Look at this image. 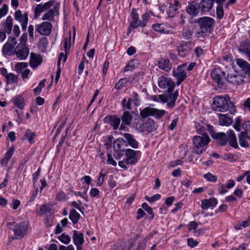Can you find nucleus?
<instances>
[{
  "instance_id": "4be33fe9",
  "label": "nucleus",
  "mask_w": 250,
  "mask_h": 250,
  "mask_svg": "<svg viewBox=\"0 0 250 250\" xmlns=\"http://www.w3.org/2000/svg\"><path fill=\"white\" fill-rule=\"evenodd\" d=\"M126 162L127 165L134 164L137 162V159L136 158V152L135 150L131 149H125Z\"/></svg>"
},
{
  "instance_id": "ddd939ff",
  "label": "nucleus",
  "mask_w": 250,
  "mask_h": 250,
  "mask_svg": "<svg viewBox=\"0 0 250 250\" xmlns=\"http://www.w3.org/2000/svg\"><path fill=\"white\" fill-rule=\"evenodd\" d=\"M36 31L42 36H48L50 34L52 25L48 21H43L35 26Z\"/></svg>"
},
{
  "instance_id": "69168bd1",
  "label": "nucleus",
  "mask_w": 250,
  "mask_h": 250,
  "mask_svg": "<svg viewBox=\"0 0 250 250\" xmlns=\"http://www.w3.org/2000/svg\"><path fill=\"white\" fill-rule=\"evenodd\" d=\"M13 27V34L15 35L16 37H18L21 34V31L20 29L19 26L18 25L15 24Z\"/></svg>"
},
{
  "instance_id": "a211bd4d",
  "label": "nucleus",
  "mask_w": 250,
  "mask_h": 250,
  "mask_svg": "<svg viewBox=\"0 0 250 250\" xmlns=\"http://www.w3.org/2000/svg\"><path fill=\"white\" fill-rule=\"evenodd\" d=\"M13 26V19L11 16H8L5 21H3L1 22V27H2V31L0 32H3L5 34H11L12 31V28Z\"/></svg>"
},
{
  "instance_id": "a18cd8bd",
  "label": "nucleus",
  "mask_w": 250,
  "mask_h": 250,
  "mask_svg": "<svg viewBox=\"0 0 250 250\" xmlns=\"http://www.w3.org/2000/svg\"><path fill=\"white\" fill-rule=\"evenodd\" d=\"M45 79H43L39 83L38 86L34 89V93L35 95H38L40 94L42 89L45 86Z\"/></svg>"
},
{
  "instance_id": "e2e57ef3",
  "label": "nucleus",
  "mask_w": 250,
  "mask_h": 250,
  "mask_svg": "<svg viewBox=\"0 0 250 250\" xmlns=\"http://www.w3.org/2000/svg\"><path fill=\"white\" fill-rule=\"evenodd\" d=\"M66 197L65 193L61 191L59 192L56 195V199L58 201H62L65 199Z\"/></svg>"
},
{
  "instance_id": "0e129e2a",
  "label": "nucleus",
  "mask_w": 250,
  "mask_h": 250,
  "mask_svg": "<svg viewBox=\"0 0 250 250\" xmlns=\"http://www.w3.org/2000/svg\"><path fill=\"white\" fill-rule=\"evenodd\" d=\"M107 162L108 164L111 165L113 166H116L117 165L116 162L113 159L112 155L110 153L107 154Z\"/></svg>"
},
{
  "instance_id": "412c9836",
  "label": "nucleus",
  "mask_w": 250,
  "mask_h": 250,
  "mask_svg": "<svg viewBox=\"0 0 250 250\" xmlns=\"http://www.w3.org/2000/svg\"><path fill=\"white\" fill-rule=\"evenodd\" d=\"M199 4V8L202 13L209 12L213 5V0H201Z\"/></svg>"
},
{
  "instance_id": "79ce46f5",
  "label": "nucleus",
  "mask_w": 250,
  "mask_h": 250,
  "mask_svg": "<svg viewBox=\"0 0 250 250\" xmlns=\"http://www.w3.org/2000/svg\"><path fill=\"white\" fill-rule=\"evenodd\" d=\"M153 236V234L152 233H150L148 236L144 238V242H140L138 243V247L136 250H144L146 246V242L148 240H150Z\"/></svg>"
},
{
  "instance_id": "f704fd0d",
  "label": "nucleus",
  "mask_w": 250,
  "mask_h": 250,
  "mask_svg": "<svg viewBox=\"0 0 250 250\" xmlns=\"http://www.w3.org/2000/svg\"><path fill=\"white\" fill-rule=\"evenodd\" d=\"M152 14L153 15V13L151 11L146 12L142 16V20H140L138 27L141 26L142 27H144L146 26L147 22L150 18V14Z\"/></svg>"
},
{
  "instance_id": "4c0bfd02",
  "label": "nucleus",
  "mask_w": 250,
  "mask_h": 250,
  "mask_svg": "<svg viewBox=\"0 0 250 250\" xmlns=\"http://www.w3.org/2000/svg\"><path fill=\"white\" fill-rule=\"evenodd\" d=\"M14 152V147H11L8 151L6 152L5 154V157L1 161V164L7 165L9 159L12 157Z\"/></svg>"
},
{
  "instance_id": "a19ab883",
  "label": "nucleus",
  "mask_w": 250,
  "mask_h": 250,
  "mask_svg": "<svg viewBox=\"0 0 250 250\" xmlns=\"http://www.w3.org/2000/svg\"><path fill=\"white\" fill-rule=\"evenodd\" d=\"M208 125H207V128L199 124H197L195 125V128L197 132L201 135V136H205L208 135L207 134V131H208Z\"/></svg>"
},
{
  "instance_id": "49530a36",
  "label": "nucleus",
  "mask_w": 250,
  "mask_h": 250,
  "mask_svg": "<svg viewBox=\"0 0 250 250\" xmlns=\"http://www.w3.org/2000/svg\"><path fill=\"white\" fill-rule=\"evenodd\" d=\"M5 78L7 83L10 84L16 83L18 80L17 76L11 73H9Z\"/></svg>"
},
{
  "instance_id": "bb28decb",
  "label": "nucleus",
  "mask_w": 250,
  "mask_h": 250,
  "mask_svg": "<svg viewBox=\"0 0 250 250\" xmlns=\"http://www.w3.org/2000/svg\"><path fill=\"white\" fill-rule=\"evenodd\" d=\"M219 124L221 125H229L232 123V117L227 114H220L219 116Z\"/></svg>"
},
{
  "instance_id": "b1692460",
  "label": "nucleus",
  "mask_w": 250,
  "mask_h": 250,
  "mask_svg": "<svg viewBox=\"0 0 250 250\" xmlns=\"http://www.w3.org/2000/svg\"><path fill=\"white\" fill-rule=\"evenodd\" d=\"M125 139V142L133 148H137L139 146L138 142L136 140L134 136L128 133H125L122 134Z\"/></svg>"
},
{
  "instance_id": "8fccbe9b",
  "label": "nucleus",
  "mask_w": 250,
  "mask_h": 250,
  "mask_svg": "<svg viewBox=\"0 0 250 250\" xmlns=\"http://www.w3.org/2000/svg\"><path fill=\"white\" fill-rule=\"evenodd\" d=\"M64 42V48L65 54H67L68 53L70 48V44H71V37L69 36V38L68 39L67 38H65L63 41Z\"/></svg>"
},
{
  "instance_id": "4d7b16f0",
  "label": "nucleus",
  "mask_w": 250,
  "mask_h": 250,
  "mask_svg": "<svg viewBox=\"0 0 250 250\" xmlns=\"http://www.w3.org/2000/svg\"><path fill=\"white\" fill-rule=\"evenodd\" d=\"M204 177L209 182H215L217 181L216 176L208 172L204 175Z\"/></svg>"
},
{
  "instance_id": "2f4dec72",
  "label": "nucleus",
  "mask_w": 250,
  "mask_h": 250,
  "mask_svg": "<svg viewBox=\"0 0 250 250\" xmlns=\"http://www.w3.org/2000/svg\"><path fill=\"white\" fill-rule=\"evenodd\" d=\"M228 134V142L232 147L237 148L238 147L236 141V137L234 134V132L232 130H229L227 132Z\"/></svg>"
},
{
  "instance_id": "5701e85b",
  "label": "nucleus",
  "mask_w": 250,
  "mask_h": 250,
  "mask_svg": "<svg viewBox=\"0 0 250 250\" xmlns=\"http://www.w3.org/2000/svg\"><path fill=\"white\" fill-rule=\"evenodd\" d=\"M104 122L109 123L114 130L118 128L121 122V119L116 116H107L104 118Z\"/></svg>"
},
{
  "instance_id": "f257e3e1",
  "label": "nucleus",
  "mask_w": 250,
  "mask_h": 250,
  "mask_svg": "<svg viewBox=\"0 0 250 250\" xmlns=\"http://www.w3.org/2000/svg\"><path fill=\"white\" fill-rule=\"evenodd\" d=\"M212 109L216 111L225 112L229 111L231 114L236 111L234 104L230 102L228 95L217 96L214 98Z\"/></svg>"
},
{
  "instance_id": "473e14b6",
  "label": "nucleus",
  "mask_w": 250,
  "mask_h": 250,
  "mask_svg": "<svg viewBox=\"0 0 250 250\" xmlns=\"http://www.w3.org/2000/svg\"><path fill=\"white\" fill-rule=\"evenodd\" d=\"M14 17L15 19L21 23L28 21V14L25 12L22 14L20 10L15 12Z\"/></svg>"
},
{
  "instance_id": "bf43d9fd",
  "label": "nucleus",
  "mask_w": 250,
  "mask_h": 250,
  "mask_svg": "<svg viewBox=\"0 0 250 250\" xmlns=\"http://www.w3.org/2000/svg\"><path fill=\"white\" fill-rule=\"evenodd\" d=\"M167 83V92L168 93H171L173 92L174 88L175 86V84L174 82L171 80V79H168Z\"/></svg>"
},
{
  "instance_id": "680f3d73",
  "label": "nucleus",
  "mask_w": 250,
  "mask_h": 250,
  "mask_svg": "<svg viewBox=\"0 0 250 250\" xmlns=\"http://www.w3.org/2000/svg\"><path fill=\"white\" fill-rule=\"evenodd\" d=\"M188 245L191 248H194L198 245V242L194 240L193 238H188L187 240Z\"/></svg>"
},
{
  "instance_id": "72a5a7b5",
  "label": "nucleus",
  "mask_w": 250,
  "mask_h": 250,
  "mask_svg": "<svg viewBox=\"0 0 250 250\" xmlns=\"http://www.w3.org/2000/svg\"><path fill=\"white\" fill-rule=\"evenodd\" d=\"M132 116L128 111H125L121 117L123 124H125L126 125L128 126L130 125L132 121Z\"/></svg>"
},
{
  "instance_id": "a878e982",
  "label": "nucleus",
  "mask_w": 250,
  "mask_h": 250,
  "mask_svg": "<svg viewBox=\"0 0 250 250\" xmlns=\"http://www.w3.org/2000/svg\"><path fill=\"white\" fill-rule=\"evenodd\" d=\"M42 62V58L40 55L34 53L30 54V65L32 68H36Z\"/></svg>"
},
{
  "instance_id": "e433bc0d",
  "label": "nucleus",
  "mask_w": 250,
  "mask_h": 250,
  "mask_svg": "<svg viewBox=\"0 0 250 250\" xmlns=\"http://www.w3.org/2000/svg\"><path fill=\"white\" fill-rule=\"evenodd\" d=\"M169 6L167 10V14L168 18H174L175 17H178V16L176 15V12L177 11V8H175L174 5H172V3H168Z\"/></svg>"
},
{
  "instance_id": "f3484780",
  "label": "nucleus",
  "mask_w": 250,
  "mask_h": 250,
  "mask_svg": "<svg viewBox=\"0 0 250 250\" xmlns=\"http://www.w3.org/2000/svg\"><path fill=\"white\" fill-rule=\"evenodd\" d=\"M243 76L241 74H239L237 73H231L230 75H228L227 77V80L229 82L235 84L239 85L244 83Z\"/></svg>"
},
{
  "instance_id": "de8ad7c7",
  "label": "nucleus",
  "mask_w": 250,
  "mask_h": 250,
  "mask_svg": "<svg viewBox=\"0 0 250 250\" xmlns=\"http://www.w3.org/2000/svg\"><path fill=\"white\" fill-rule=\"evenodd\" d=\"M169 78H167L164 77H161L159 78L158 85L162 89L167 88V85L168 80Z\"/></svg>"
},
{
  "instance_id": "37998d69",
  "label": "nucleus",
  "mask_w": 250,
  "mask_h": 250,
  "mask_svg": "<svg viewBox=\"0 0 250 250\" xmlns=\"http://www.w3.org/2000/svg\"><path fill=\"white\" fill-rule=\"evenodd\" d=\"M28 66L27 62H18L15 65V69L18 73H21L23 69L26 68Z\"/></svg>"
},
{
  "instance_id": "aec40b11",
  "label": "nucleus",
  "mask_w": 250,
  "mask_h": 250,
  "mask_svg": "<svg viewBox=\"0 0 250 250\" xmlns=\"http://www.w3.org/2000/svg\"><path fill=\"white\" fill-rule=\"evenodd\" d=\"M131 17L132 20V21L130 22L128 28V32L132 28H137L138 27V24L139 22V14L136 11V9L133 8L131 10Z\"/></svg>"
},
{
  "instance_id": "09e8293b",
  "label": "nucleus",
  "mask_w": 250,
  "mask_h": 250,
  "mask_svg": "<svg viewBox=\"0 0 250 250\" xmlns=\"http://www.w3.org/2000/svg\"><path fill=\"white\" fill-rule=\"evenodd\" d=\"M250 225V217H249L246 220L240 222L235 227L236 229H242Z\"/></svg>"
},
{
  "instance_id": "dca6fc26",
  "label": "nucleus",
  "mask_w": 250,
  "mask_h": 250,
  "mask_svg": "<svg viewBox=\"0 0 250 250\" xmlns=\"http://www.w3.org/2000/svg\"><path fill=\"white\" fill-rule=\"evenodd\" d=\"M238 50L240 53L244 55L246 59L250 62V41L246 40L241 42Z\"/></svg>"
},
{
  "instance_id": "20e7f679",
  "label": "nucleus",
  "mask_w": 250,
  "mask_h": 250,
  "mask_svg": "<svg viewBox=\"0 0 250 250\" xmlns=\"http://www.w3.org/2000/svg\"><path fill=\"white\" fill-rule=\"evenodd\" d=\"M9 229L14 232L13 238L19 239L26 235L27 226L25 222L16 223V222H9L7 224Z\"/></svg>"
},
{
  "instance_id": "f8f14e48",
  "label": "nucleus",
  "mask_w": 250,
  "mask_h": 250,
  "mask_svg": "<svg viewBox=\"0 0 250 250\" xmlns=\"http://www.w3.org/2000/svg\"><path fill=\"white\" fill-rule=\"evenodd\" d=\"M157 126L154 120L151 118L145 120L142 125H140L138 129L142 132H151L156 130Z\"/></svg>"
},
{
  "instance_id": "052dcab7",
  "label": "nucleus",
  "mask_w": 250,
  "mask_h": 250,
  "mask_svg": "<svg viewBox=\"0 0 250 250\" xmlns=\"http://www.w3.org/2000/svg\"><path fill=\"white\" fill-rule=\"evenodd\" d=\"M241 119L240 118L238 117L236 119L235 121L234 124L233 125V127L237 131H240L241 129Z\"/></svg>"
},
{
  "instance_id": "39448f33",
  "label": "nucleus",
  "mask_w": 250,
  "mask_h": 250,
  "mask_svg": "<svg viewBox=\"0 0 250 250\" xmlns=\"http://www.w3.org/2000/svg\"><path fill=\"white\" fill-rule=\"evenodd\" d=\"M166 113L164 109H159L156 108L147 106L141 109H140V116L143 119H146L149 116L153 117L156 119H160Z\"/></svg>"
},
{
  "instance_id": "9b49d317",
  "label": "nucleus",
  "mask_w": 250,
  "mask_h": 250,
  "mask_svg": "<svg viewBox=\"0 0 250 250\" xmlns=\"http://www.w3.org/2000/svg\"><path fill=\"white\" fill-rule=\"evenodd\" d=\"M186 65V63H183L178 66L176 70H173V75L177 80L176 84L177 85H180L187 77L184 69Z\"/></svg>"
},
{
  "instance_id": "13d9d810",
  "label": "nucleus",
  "mask_w": 250,
  "mask_h": 250,
  "mask_svg": "<svg viewBox=\"0 0 250 250\" xmlns=\"http://www.w3.org/2000/svg\"><path fill=\"white\" fill-rule=\"evenodd\" d=\"M8 7L6 4H4L1 8H0V20L4 17L8 13Z\"/></svg>"
},
{
  "instance_id": "f03ea898",
  "label": "nucleus",
  "mask_w": 250,
  "mask_h": 250,
  "mask_svg": "<svg viewBox=\"0 0 250 250\" xmlns=\"http://www.w3.org/2000/svg\"><path fill=\"white\" fill-rule=\"evenodd\" d=\"M197 22L199 26V29L196 32L197 37L205 38L211 33L215 21L210 17H204L198 19Z\"/></svg>"
},
{
  "instance_id": "423d86ee",
  "label": "nucleus",
  "mask_w": 250,
  "mask_h": 250,
  "mask_svg": "<svg viewBox=\"0 0 250 250\" xmlns=\"http://www.w3.org/2000/svg\"><path fill=\"white\" fill-rule=\"evenodd\" d=\"M17 43L16 37L10 36L7 42L3 45L2 52L5 56H12L15 54V46Z\"/></svg>"
},
{
  "instance_id": "ea45409f",
  "label": "nucleus",
  "mask_w": 250,
  "mask_h": 250,
  "mask_svg": "<svg viewBox=\"0 0 250 250\" xmlns=\"http://www.w3.org/2000/svg\"><path fill=\"white\" fill-rule=\"evenodd\" d=\"M166 24L164 23H156L152 25V28L156 31L161 33H167L166 29Z\"/></svg>"
},
{
  "instance_id": "cd10ccee",
  "label": "nucleus",
  "mask_w": 250,
  "mask_h": 250,
  "mask_svg": "<svg viewBox=\"0 0 250 250\" xmlns=\"http://www.w3.org/2000/svg\"><path fill=\"white\" fill-rule=\"evenodd\" d=\"M72 239L75 245H83L84 243L83 234L76 230L73 231Z\"/></svg>"
},
{
  "instance_id": "c03bdc74",
  "label": "nucleus",
  "mask_w": 250,
  "mask_h": 250,
  "mask_svg": "<svg viewBox=\"0 0 250 250\" xmlns=\"http://www.w3.org/2000/svg\"><path fill=\"white\" fill-rule=\"evenodd\" d=\"M36 136L34 132H32L30 130L28 129L26 131L24 137V139L26 138L29 143H33V140Z\"/></svg>"
},
{
  "instance_id": "0eeeda50",
  "label": "nucleus",
  "mask_w": 250,
  "mask_h": 250,
  "mask_svg": "<svg viewBox=\"0 0 250 250\" xmlns=\"http://www.w3.org/2000/svg\"><path fill=\"white\" fill-rule=\"evenodd\" d=\"M208 131L211 137L216 140L217 143L221 146H225L228 141V136L223 132H216L213 130L212 125H208Z\"/></svg>"
},
{
  "instance_id": "c85d7f7f",
  "label": "nucleus",
  "mask_w": 250,
  "mask_h": 250,
  "mask_svg": "<svg viewBox=\"0 0 250 250\" xmlns=\"http://www.w3.org/2000/svg\"><path fill=\"white\" fill-rule=\"evenodd\" d=\"M158 65L160 69H162L165 71L167 72L171 68V65L168 59H161L158 62Z\"/></svg>"
},
{
  "instance_id": "7c9ffc66",
  "label": "nucleus",
  "mask_w": 250,
  "mask_h": 250,
  "mask_svg": "<svg viewBox=\"0 0 250 250\" xmlns=\"http://www.w3.org/2000/svg\"><path fill=\"white\" fill-rule=\"evenodd\" d=\"M178 96V91H175L173 93H168L167 94V100L168 102L167 104L169 108H172L175 105V102Z\"/></svg>"
},
{
  "instance_id": "3c124183",
  "label": "nucleus",
  "mask_w": 250,
  "mask_h": 250,
  "mask_svg": "<svg viewBox=\"0 0 250 250\" xmlns=\"http://www.w3.org/2000/svg\"><path fill=\"white\" fill-rule=\"evenodd\" d=\"M224 9L222 4H218L216 8L217 17L219 19H222L224 16Z\"/></svg>"
},
{
  "instance_id": "603ef678",
  "label": "nucleus",
  "mask_w": 250,
  "mask_h": 250,
  "mask_svg": "<svg viewBox=\"0 0 250 250\" xmlns=\"http://www.w3.org/2000/svg\"><path fill=\"white\" fill-rule=\"evenodd\" d=\"M142 208L145 210L148 213L151 214V219H153L154 217V214L152 211V209L146 203H144L142 205Z\"/></svg>"
},
{
  "instance_id": "338daca9",
  "label": "nucleus",
  "mask_w": 250,
  "mask_h": 250,
  "mask_svg": "<svg viewBox=\"0 0 250 250\" xmlns=\"http://www.w3.org/2000/svg\"><path fill=\"white\" fill-rule=\"evenodd\" d=\"M38 192V187H34V190L33 191L32 195L29 199V201L30 202H32L34 201L35 197L37 196Z\"/></svg>"
},
{
  "instance_id": "6ab92c4d",
  "label": "nucleus",
  "mask_w": 250,
  "mask_h": 250,
  "mask_svg": "<svg viewBox=\"0 0 250 250\" xmlns=\"http://www.w3.org/2000/svg\"><path fill=\"white\" fill-rule=\"evenodd\" d=\"M186 11L190 15L195 17L198 14L200 10L199 8V4L197 5L196 1L193 0L188 2Z\"/></svg>"
},
{
  "instance_id": "5fc2aeb1",
  "label": "nucleus",
  "mask_w": 250,
  "mask_h": 250,
  "mask_svg": "<svg viewBox=\"0 0 250 250\" xmlns=\"http://www.w3.org/2000/svg\"><path fill=\"white\" fill-rule=\"evenodd\" d=\"M161 197V195L160 194H156L152 196L151 197H149L148 196H146L145 198L146 200H147L149 203H153L157 200H159Z\"/></svg>"
},
{
  "instance_id": "1a4fd4ad",
  "label": "nucleus",
  "mask_w": 250,
  "mask_h": 250,
  "mask_svg": "<svg viewBox=\"0 0 250 250\" xmlns=\"http://www.w3.org/2000/svg\"><path fill=\"white\" fill-rule=\"evenodd\" d=\"M15 54L21 60H25L28 56L29 49L24 43H19L15 47Z\"/></svg>"
},
{
  "instance_id": "6e6d98bb",
  "label": "nucleus",
  "mask_w": 250,
  "mask_h": 250,
  "mask_svg": "<svg viewBox=\"0 0 250 250\" xmlns=\"http://www.w3.org/2000/svg\"><path fill=\"white\" fill-rule=\"evenodd\" d=\"M131 99H129L126 102V99L124 98L122 101V105L124 108V110H130L131 109Z\"/></svg>"
},
{
  "instance_id": "2eb2a0df",
  "label": "nucleus",
  "mask_w": 250,
  "mask_h": 250,
  "mask_svg": "<svg viewBox=\"0 0 250 250\" xmlns=\"http://www.w3.org/2000/svg\"><path fill=\"white\" fill-rule=\"evenodd\" d=\"M55 3V0H51L45 2L43 4H39L37 5L34 9L35 18H38L42 12L50 9Z\"/></svg>"
},
{
  "instance_id": "774afa93",
  "label": "nucleus",
  "mask_w": 250,
  "mask_h": 250,
  "mask_svg": "<svg viewBox=\"0 0 250 250\" xmlns=\"http://www.w3.org/2000/svg\"><path fill=\"white\" fill-rule=\"evenodd\" d=\"M12 207L13 209H17L21 204L20 201L18 199H12Z\"/></svg>"
},
{
  "instance_id": "c9c22d12",
  "label": "nucleus",
  "mask_w": 250,
  "mask_h": 250,
  "mask_svg": "<svg viewBox=\"0 0 250 250\" xmlns=\"http://www.w3.org/2000/svg\"><path fill=\"white\" fill-rule=\"evenodd\" d=\"M13 102L14 104L19 109H23L24 106V100L22 96L19 95L16 97L13 98Z\"/></svg>"
},
{
  "instance_id": "9d476101",
  "label": "nucleus",
  "mask_w": 250,
  "mask_h": 250,
  "mask_svg": "<svg viewBox=\"0 0 250 250\" xmlns=\"http://www.w3.org/2000/svg\"><path fill=\"white\" fill-rule=\"evenodd\" d=\"M240 72L244 78L250 77V64L246 61L238 58L236 60Z\"/></svg>"
},
{
  "instance_id": "58836bf2",
  "label": "nucleus",
  "mask_w": 250,
  "mask_h": 250,
  "mask_svg": "<svg viewBox=\"0 0 250 250\" xmlns=\"http://www.w3.org/2000/svg\"><path fill=\"white\" fill-rule=\"evenodd\" d=\"M69 217L73 224H76L80 219V215L75 209H72L70 210Z\"/></svg>"
},
{
  "instance_id": "6e6552de",
  "label": "nucleus",
  "mask_w": 250,
  "mask_h": 250,
  "mask_svg": "<svg viewBox=\"0 0 250 250\" xmlns=\"http://www.w3.org/2000/svg\"><path fill=\"white\" fill-rule=\"evenodd\" d=\"M210 76L212 80L218 85H222L226 80V73L220 68L213 69L211 73Z\"/></svg>"
},
{
  "instance_id": "864d4df0",
  "label": "nucleus",
  "mask_w": 250,
  "mask_h": 250,
  "mask_svg": "<svg viewBox=\"0 0 250 250\" xmlns=\"http://www.w3.org/2000/svg\"><path fill=\"white\" fill-rule=\"evenodd\" d=\"M59 240L65 244H68L70 242L71 238L69 235L62 233L59 237Z\"/></svg>"
},
{
  "instance_id": "4468645a",
  "label": "nucleus",
  "mask_w": 250,
  "mask_h": 250,
  "mask_svg": "<svg viewBox=\"0 0 250 250\" xmlns=\"http://www.w3.org/2000/svg\"><path fill=\"white\" fill-rule=\"evenodd\" d=\"M52 6V8H50L49 10L42 16V20L53 21L54 20V16L59 15L60 3L55 2V4Z\"/></svg>"
},
{
  "instance_id": "7ed1b4c3",
  "label": "nucleus",
  "mask_w": 250,
  "mask_h": 250,
  "mask_svg": "<svg viewBox=\"0 0 250 250\" xmlns=\"http://www.w3.org/2000/svg\"><path fill=\"white\" fill-rule=\"evenodd\" d=\"M210 141L208 135L195 136L192 138L193 149L197 154H202Z\"/></svg>"
},
{
  "instance_id": "c756f323",
  "label": "nucleus",
  "mask_w": 250,
  "mask_h": 250,
  "mask_svg": "<svg viewBox=\"0 0 250 250\" xmlns=\"http://www.w3.org/2000/svg\"><path fill=\"white\" fill-rule=\"evenodd\" d=\"M217 204V200L214 197L209 199H204L202 200L201 207L203 209H208L210 207H215Z\"/></svg>"
},
{
  "instance_id": "393cba45",
  "label": "nucleus",
  "mask_w": 250,
  "mask_h": 250,
  "mask_svg": "<svg viewBox=\"0 0 250 250\" xmlns=\"http://www.w3.org/2000/svg\"><path fill=\"white\" fill-rule=\"evenodd\" d=\"M190 44L191 43L190 42H187L185 43L181 44L178 47V53L181 57H185L189 54L191 50Z\"/></svg>"
}]
</instances>
